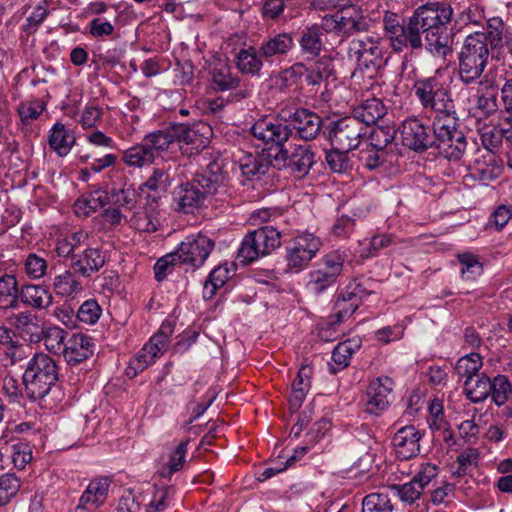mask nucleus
<instances>
[{
  "mask_svg": "<svg viewBox=\"0 0 512 512\" xmlns=\"http://www.w3.org/2000/svg\"><path fill=\"white\" fill-rule=\"evenodd\" d=\"M454 9L447 1H429L414 9L408 17L386 11L383 31L395 53L425 50L433 58L445 60L452 53L448 24Z\"/></svg>",
  "mask_w": 512,
  "mask_h": 512,
  "instance_id": "f257e3e1",
  "label": "nucleus"
},
{
  "mask_svg": "<svg viewBox=\"0 0 512 512\" xmlns=\"http://www.w3.org/2000/svg\"><path fill=\"white\" fill-rule=\"evenodd\" d=\"M505 23L501 17H491L480 31L468 34L457 54V76L465 86L482 84L488 66L490 50L503 45Z\"/></svg>",
  "mask_w": 512,
  "mask_h": 512,
  "instance_id": "f03ea898",
  "label": "nucleus"
},
{
  "mask_svg": "<svg viewBox=\"0 0 512 512\" xmlns=\"http://www.w3.org/2000/svg\"><path fill=\"white\" fill-rule=\"evenodd\" d=\"M412 91L423 110L433 115V122L458 115L450 90L436 76L416 79Z\"/></svg>",
  "mask_w": 512,
  "mask_h": 512,
  "instance_id": "7ed1b4c3",
  "label": "nucleus"
},
{
  "mask_svg": "<svg viewBox=\"0 0 512 512\" xmlns=\"http://www.w3.org/2000/svg\"><path fill=\"white\" fill-rule=\"evenodd\" d=\"M385 48L379 37L365 35L353 38L348 45V59L356 64L354 74L359 71L373 78L382 73L387 65Z\"/></svg>",
  "mask_w": 512,
  "mask_h": 512,
  "instance_id": "20e7f679",
  "label": "nucleus"
},
{
  "mask_svg": "<svg viewBox=\"0 0 512 512\" xmlns=\"http://www.w3.org/2000/svg\"><path fill=\"white\" fill-rule=\"evenodd\" d=\"M56 361L45 353L35 354L27 363L23 374L26 394L30 399L44 398L58 381Z\"/></svg>",
  "mask_w": 512,
  "mask_h": 512,
  "instance_id": "39448f33",
  "label": "nucleus"
},
{
  "mask_svg": "<svg viewBox=\"0 0 512 512\" xmlns=\"http://www.w3.org/2000/svg\"><path fill=\"white\" fill-rule=\"evenodd\" d=\"M346 254L334 250L325 254L307 274L306 289L314 295H321L335 286L344 269Z\"/></svg>",
  "mask_w": 512,
  "mask_h": 512,
  "instance_id": "423d86ee",
  "label": "nucleus"
},
{
  "mask_svg": "<svg viewBox=\"0 0 512 512\" xmlns=\"http://www.w3.org/2000/svg\"><path fill=\"white\" fill-rule=\"evenodd\" d=\"M281 236L279 228L272 225H265L247 233L238 248V260L243 264H249L269 255L280 247Z\"/></svg>",
  "mask_w": 512,
  "mask_h": 512,
  "instance_id": "0eeeda50",
  "label": "nucleus"
},
{
  "mask_svg": "<svg viewBox=\"0 0 512 512\" xmlns=\"http://www.w3.org/2000/svg\"><path fill=\"white\" fill-rule=\"evenodd\" d=\"M459 126L460 120L458 115L433 122L436 133L434 148L450 161L460 160L469 145L467 137L459 129Z\"/></svg>",
  "mask_w": 512,
  "mask_h": 512,
  "instance_id": "6e6552de",
  "label": "nucleus"
},
{
  "mask_svg": "<svg viewBox=\"0 0 512 512\" xmlns=\"http://www.w3.org/2000/svg\"><path fill=\"white\" fill-rule=\"evenodd\" d=\"M321 246L320 238L313 233L303 232L293 237L285 245L287 269L293 272H300L305 269Z\"/></svg>",
  "mask_w": 512,
  "mask_h": 512,
  "instance_id": "1a4fd4ad",
  "label": "nucleus"
},
{
  "mask_svg": "<svg viewBox=\"0 0 512 512\" xmlns=\"http://www.w3.org/2000/svg\"><path fill=\"white\" fill-rule=\"evenodd\" d=\"M254 138L260 140L267 149L281 150L292 136V128L284 121L281 112L277 117L258 119L250 128Z\"/></svg>",
  "mask_w": 512,
  "mask_h": 512,
  "instance_id": "9d476101",
  "label": "nucleus"
},
{
  "mask_svg": "<svg viewBox=\"0 0 512 512\" xmlns=\"http://www.w3.org/2000/svg\"><path fill=\"white\" fill-rule=\"evenodd\" d=\"M315 154L310 145H294L278 150L273 157L274 166L287 169L294 176H306L315 163Z\"/></svg>",
  "mask_w": 512,
  "mask_h": 512,
  "instance_id": "9b49d317",
  "label": "nucleus"
},
{
  "mask_svg": "<svg viewBox=\"0 0 512 512\" xmlns=\"http://www.w3.org/2000/svg\"><path fill=\"white\" fill-rule=\"evenodd\" d=\"M367 133L366 126L351 116H346L331 123L329 140L332 147L354 150L358 148L361 139Z\"/></svg>",
  "mask_w": 512,
  "mask_h": 512,
  "instance_id": "f8f14e48",
  "label": "nucleus"
},
{
  "mask_svg": "<svg viewBox=\"0 0 512 512\" xmlns=\"http://www.w3.org/2000/svg\"><path fill=\"white\" fill-rule=\"evenodd\" d=\"M214 247V240L205 234L189 235L176 250L178 262L193 270L198 269L205 263Z\"/></svg>",
  "mask_w": 512,
  "mask_h": 512,
  "instance_id": "ddd939ff",
  "label": "nucleus"
},
{
  "mask_svg": "<svg viewBox=\"0 0 512 512\" xmlns=\"http://www.w3.org/2000/svg\"><path fill=\"white\" fill-rule=\"evenodd\" d=\"M403 146L415 152H424L435 145L436 133L433 127L424 125L417 117L405 119L400 127Z\"/></svg>",
  "mask_w": 512,
  "mask_h": 512,
  "instance_id": "4468645a",
  "label": "nucleus"
},
{
  "mask_svg": "<svg viewBox=\"0 0 512 512\" xmlns=\"http://www.w3.org/2000/svg\"><path fill=\"white\" fill-rule=\"evenodd\" d=\"M174 128L179 149L187 156L196 155L206 148L212 135L211 127L204 122L192 126L174 124Z\"/></svg>",
  "mask_w": 512,
  "mask_h": 512,
  "instance_id": "2eb2a0df",
  "label": "nucleus"
},
{
  "mask_svg": "<svg viewBox=\"0 0 512 512\" xmlns=\"http://www.w3.org/2000/svg\"><path fill=\"white\" fill-rule=\"evenodd\" d=\"M192 181L200 187L206 198L219 196L218 199L223 200L222 197L228 192V174L217 161L210 162L202 172L193 177Z\"/></svg>",
  "mask_w": 512,
  "mask_h": 512,
  "instance_id": "dca6fc26",
  "label": "nucleus"
},
{
  "mask_svg": "<svg viewBox=\"0 0 512 512\" xmlns=\"http://www.w3.org/2000/svg\"><path fill=\"white\" fill-rule=\"evenodd\" d=\"M319 27L323 33H333L341 38H347L354 33L366 31L368 24L359 13L350 14L349 11H343L324 16Z\"/></svg>",
  "mask_w": 512,
  "mask_h": 512,
  "instance_id": "f3484780",
  "label": "nucleus"
},
{
  "mask_svg": "<svg viewBox=\"0 0 512 512\" xmlns=\"http://www.w3.org/2000/svg\"><path fill=\"white\" fill-rule=\"evenodd\" d=\"M394 381L388 376L373 379L367 386L363 398L365 412L379 416L386 411L391 403Z\"/></svg>",
  "mask_w": 512,
  "mask_h": 512,
  "instance_id": "a211bd4d",
  "label": "nucleus"
},
{
  "mask_svg": "<svg viewBox=\"0 0 512 512\" xmlns=\"http://www.w3.org/2000/svg\"><path fill=\"white\" fill-rule=\"evenodd\" d=\"M281 115L284 121H288L292 131L295 130L305 141L315 139L321 130V117L306 108H296L294 111L281 110Z\"/></svg>",
  "mask_w": 512,
  "mask_h": 512,
  "instance_id": "6ab92c4d",
  "label": "nucleus"
},
{
  "mask_svg": "<svg viewBox=\"0 0 512 512\" xmlns=\"http://www.w3.org/2000/svg\"><path fill=\"white\" fill-rule=\"evenodd\" d=\"M260 54L267 63L281 62L295 48L292 32H272L266 35L259 43Z\"/></svg>",
  "mask_w": 512,
  "mask_h": 512,
  "instance_id": "aec40b11",
  "label": "nucleus"
},
{
  "mask_svg": "<svg viewBox=\"0 0 512 512\" xmlns=\"http://www.w3.org/2000/svg\"><path fill=\"white\" fill-rule=\"evenodd\" d=\"M111 480L108 477H96L87 485L79 498L76 512H92L103 506L108 498Z\"/></svg>",
  "mask_w": 512,
  "mask_h": 512,
  "instance_id": "412c9836",
  "label": "nucleus"
},
{
  "mask_svg": "<svg viewBox=\"0 0 512 512\" xmlns=\"http://www.w3.org/2000/svg\"><path fill=\"white\" fill-rule=\"evenodd\" d=\"M422 437L423 434L414 425L399 428L392 438V446L397 457L401 460L416 457L420 453Z\"/></svg>",
  "mask_w": 512,
  "mask_h": 512,
  "instance_id": "4be33fe9",
  "label": "nucleus"
},
{
  "mask_svg": "<svg viewBox=\"0 0 512 512\" xmlns=\"http://www.w3.org/2000/svg\"><path fill=\"white\" fill-rule=\"evenodd\" d=\"M469 169L475 180L487 185L500 177L503 172V161L496 153L484 151L474 159Z\"/></svg>",
  "mask_w": 512,
  "mask_h": 512,
  "instance_id": "5701e85b",
  "label": "nucleus"
},
{
  "mask_svg": "<svg viewBox=\"0 0 512 512\" xmlns=\"http://www.w3.org/2000/svg\"><path fill=\"white\" fill-rule=\"evenodd\" d=\"M206 199L200 191V187L192 180L180 184L173 191V201L176 204V210L185 214H193L204 205Z\"/></svg>",
  "mask_w": 512,
  "mask_h": 512,
  "instance_id": "b1692460",
  "label": "nucleus"
},
{
  "mask_svg": "<svg viewBox=\"0 0 512 512\" xmlns=\"http://www.w3.org/2000/svg\"><path fill=\"white\" fill-rule=\"evenodd\" d=\"M104 253L98 248H86L71 258V269L78 275L89 278L105 264Z\"/></svg>",
  "mask_w": 512,
  "mask_h": 512,
  "instance_id": "393cba45",
  "label": "nucleus"
},
{
  "mask_svg": "<svg viewBox=\"0 0 512 512\" xmlns=\"http://www.w3.org/2000/svg\"><path fill=\"white\" fill-rule=\"evenodd\" d=\"M94 343L92 337L82 334H73L66 342L63 356L69 365H77L93 355Z\"/></svg>",
  "mask_w": 512,
  "mask_h": 512,
  "instance_id": "a878e982",
  "label": "nucleus"
},
{
  "mask_svg": "<svg viewBox=\"0 0 512 512\" xmlns=\"http://www.w3.org/2000/svg\"><path fill=\"white\" fill-rule=\"evenodd\" d=\"M131 225L138 231L153 233L161 225V211L155 197L148 200L146 205L131 217Z\"/></svg>",
  "mask_w": 512,
  "mask_h": 512,
  "instance_id": "bb28decb",
  "label": "nucleus"
},
{
  "mask_svg": "<svg viewBox=\"0 0 512 512\" xmlns=\"http://www.w3.org/2000/svg\"><path fill=\"white\" fill-rule=\"evenodd\" d=\"M211 89L215 92L235 90L240 85V78L232 72L231 67L224 61L213 63L210 68Z\"/></svg>",
  "mask_w": 512,
  "mask_h": 512,
  "instance_id": "cd10ccee",
  "label": "nucleus"
},
{
  "mask_svg": "<svg viewBox=\"0 0 512 512\" xmlns=\"http://www.w3.org/2000/svg\"><path fill=\"white\" fill-rule=\"evenodd\" d=\"M386 113L387 108L383 101L375 97L362 100L352 110V116L366 127L376 124Z\"/></svg>",
  "mask_w": 512,
  "mask_h": 512,
  "instance_id": "c85d7f7f",
  "label": "nucleus"
},
{
  "mask_svg": "<svg viewBox=\"0 0 512 512\" xmlns=\"http://www.w3.org/2000/svg\"><path fill=\"white\" fill-rule=\"evenodd\" d=\"M323 35L322 29L317 24L306 26L301 31L298 43L301 53L307 59L313 60L320 56L324 48Z\"/></svg>",
  "mask_w": 512,
  "mask_h": 512,
  "instance_id": "c756f323",
  "label": "nucleus"
},
{
  "mask_svg": "<svg viewBox=\"0 0 512 512\" xmlns=\"http://www.w3.org/2000/svg\"><path fill=\"white\" fill-rule=\"evenodd\" d=\"M313 369L309 365H302L292 382V390L289 398V409L296 412L304 402L311 387Z\"/></svg>",
  "mask_w": 512,
  "mask_h": 512,
  "instance_id": "7c9ffc66",
  "label": "nucleus"
},
{
  "mask_svg": "<svg viewBox=\"0 0 512 512\" xmlns=\"http://www.w3.org/2000/svg\"><path fill=\"white\" fill-rule=\"evenodd\" d=\"M19 300L27 306L42 310L52 304L53 296L44 285L27 284L19 290Z\"/></svg>",
  "mask_w": 512,
  "mask_h": 512,
  "instance_id": "2f4dec72",
  "label": "nucleus"
},
{
  "mask_svg": "<svg viewBox=\"0 0 512 512\" xmlns=\"http://www.w3.org/2000/svg\"><path fill=\"white\" fill-rule=\"evenodd\" d=\"M272 163L273 160L264 155L247 153L239 158V169L248 181H255L260 180L268 172Z\"/></svg>",
  "mask_w": 512,
  "mask_h": 512,
  "instance_id": "473e14b6",
  "label": "nucleus"
},
{
  "mask_svg": "<svg viewBox=\"0 0 512 512\" xmlns=\"http://www.w3.org/2000/svg\"><path fill=\"white\" fill-rule=\"evenodd\" d=\"M76 138L74 133L67 129L61 122L53 124L48 135V144L58 156H66L75 145Z\"/></svg>",
  "mask_w": 512,
  "mask_h": 512,
  "instance_id": "72a5a7b5",
  "label": "nucleus"
},
{
  "mask_svg": "<svg viewBox=\"0 0 512 512\" xmlns=\"http://www.w3.org/2000/svg\"><path fill=\"white\" fill-rule=\"evenodd\" d=\"M73 270L66 269L53 279L52 288L57 296L73 300L84 290Z\"/></svg>",
  "mask_w": 512,
  "mask_h": 512,
  "instance_id": "f704fd0d",
  "label": "nucleus"
},
{
  "mask_svg": "<svg viewBox=\"0 0 512 512\" xmlns=\"http://www.w3.org/2000/svg\"><path fill=\"white\" fill-rule=\"evenodd\" d=\"M157 159L176 142L174 125L147 133L142 139Z\"/></svg>",
  "mask_w": 512,
  "mask_h": 512,
  "instance_id": "c9c22d12",
  "label": "nucleus"
},
{
  "mask_svg": "<svg viewBox=\"0 0 512 512\" xmlns=\"http://www.w3.org/2000/svg\"><path fill=\"white\" fill-rule=\"evenodd\" d=\"M121 161L130 168L141 169L153 165L156 158L142 140L140 143H136L124 150L122 152Z\"/></svg>",
  "mask_w": 512,
  "mask_h": 512,
  "instance_id": "e433bc0d",
  "label": "nucleus"
},
{
  "mask_svg": "<svg viewBox=\"0 0 512 512\" xmlns=\"http://www.w3.org/2000/svg\"><path fill=\"white\" fill-rule=\"evenodd\" d=\"M265 59L260 54L259 46L257 48L250 46L241 49L235 58L237 68L244 74L251 76L259 75Z\"/></svg>",
  "mask_w": 512,
  "mask_h": 512,
  "instance_id": "4c0bfd02",
  "label": "nucleus"
},
{
  "mask_svg": "<svg viewBox=\"0 0 512 512\" xmlns=\"http://www.w3.org/2000/svg\"><path fill=\"white\" fill-rule=\"evenodd\" d=\"M109 193L104 190H94L88 195L78 198L74 205V212L78 216L87 217L109 203Z\"/></svg>",
  "mask_w": 512,
  "mask_h": 512,
  "instance_id": "58836bf2",
  "label": "nucleus"
},
{
  "mask_svg": "<svg viewBox=\"0 0 512 512\" xmlns=\"http://www.w3.org/2000/svg\"><path fill=\"white\" fill-rule=\"evenodd\" d=\"M19 307L18 282L15 276H0V310L17 309Z\"/></svg>",
  "mask_w": 512,
  "mask_h": 512,
  "instance_id": "ea45409f",
  "label": "nucleus"
},
{
  "mask_svg": "<svg viewBox=\"0 0 512 512\" xmlns=\"http://www.w3.org/2000/svg\"><path fill=\"white\" fill-rule=\"evenodd\" d=\"M464 386L467 398L474 403L486 400L491 394V379L484 373L465 380Z\"/></svg>",
  "mask_w": 512,
  "mask_h": 512,
  "instance_id": "a19ab883",
  "label": "nucleus"
},
{
  "mask_svg": "<svg viewBox=\"0 0 512 512\" xmlns=\"http://www.w3.org/2000/svg\"><path fill=\"white\" fill-rule=\"evenodd\" d=\"M376 287L377 282L374 279L361 276L351 281L343 291L360 306L368 296L376 293Z\"/></svg>",
  "mask_w": 512,
  "mask_h": 512,
  "instance_id": "79ce46f5",
  "label": "nucleus"
},
{
  "mask_svg": "<svg viewBox=\"0 0 512 512\" xmlns=\"http://www.w3.org/2000/svg\"><path fill=\"white\" fill-rule=\"evenodd\" d=\"M334 74L333 59L329 56L318 57L317 60L308 67L306 72V82L308 85H320L322 81L327 80Z\"/></svg>",
  "mask_w": 512,
  "mask_h": 512,
  "instance_id": "37998d69",
  "label": "nucleus"
},
{
  "mask_svg": "<svg viewBox=\"0 0 512 512\" xmlns=\"http://www.w3.org/2000/svg\"><path fill=\"white\" fill-rule=\"evenodd\" d=\"M171 333L172 326L170 324L165 325L163 323L159 331L155 333L146 344H144V351L152 357L154 362L168 349Z\"/></svg>",
  "mask_w": 512,
  "mask_h": 512,
  "instance_id": "c03bdc74",
  "label": "nucleus"
},
{
  "mask_svg": "<svg viewBox=\"0 0 512 512\" xmlns=\"http://www.w3.org/2000/svg\"><path fill=\"white\" fill-rule=\"evenodd\" d=\"M171 184L172 177L169 173V169L165 167H155L146 181L141 184L140 189L142 191L146 189L160 195L166 193Z\"/></svg>",
  "mask_w": 512,
  "mask_h": 512,
  "instance_id": "a18cd8bd",
  "label": "nucleus"
},
{
  "mask_svg": "<svg viewBox=\"0 0 512 512\" xmlns=\"http://www.w3.org/2000/svg\"><path fill=\"white\" fill-rule=\"evenodd\" d=\"M88 240V233L83 230L69 233L56 239L55 252L58 257L66 258L74 255L75 249L85 244Z\"/></svg>",
  "mask_w": 512,
  "mask_h": 512,
  "instance_id": "49530a36",
  "label": "nucleus"
},
{
  "mask_svg": "<svg viewBox=\"0 0 512 512\" xmlns=\"http://www.w3.org/2000/svg\"><path fill=\"white\" fill-rule=\"evenodd\" d=\"M359 347V343L351 339L338 343L332 352L331 360L336 367L330 365L331 372L337 373L339 370L346 368L351 361L352 355Z\"/></svg>",
  "mask_w": 512,
  "mask_h": 512,
  "instance_id": "de8ad7c7",
  "label": "nucleus"
},
{
  "mask_svg": "<svg viewBox=\"0 0 512 512\" xmlns=\"http://www.w3.org/2000/svg\"><path fill=\"white\" fill-rule=\"evenodd\" d=\"M359 308V305L355 300H351L350 297L345 295V291H342L336 298L330 317L331 325H340L347 319H349L355 311Z\"/></svg>",
  "mask_w": 512,
  "mask_h": 512,
  "instance_id": "09e8293b",
  "label": "nucleus"
},
{
  "mask_svg": "<svg viewBox=\"0 0 512 512\" xmlns=\"http://www.w3.org/2000/svg\"><path fill=\"white\" fill-rule=\"evenodd\" d=\"M230 277V269L227 264L215 267L204 282L203 298L205 300H211L217 290L223 287Z\"/></svg>",
  "mask_w": 512,
  "mask_h": 512,
  "instance_id": "8fccbe9b",
  "label": "nucleus"
},
{
  "mask_svg": "<svg viewBox=\"0 0 512 512\" xmlns=\"http://www.w3.org/2000/svg\"><path fill=\"white\" fill-rule=\"evenodd\" d=\"M349 151L337 147H332V149L326 151L325 162L332 172L345 174L352 170L353 163L348 155Z\"/></svg>",
  "mask_w": 512,
  "mask_h": 512,
  "instance_id": "3c124183",
  "label": "nucleus"
},
{
  "mask_svg": "<svg viewBox=\"0 0 512 512\" xmlns=\"http://www.w3.org/2000/svg\"><path fill=\"white\" fill-rule=\"evenodd\" d=\"M482 357L479 353L470 352L460 357L455 364V372L459 378H465L469 380L474 376L478 375L480 368L482 367Z\"/></svg>",
  "mask_w": 512,
  "mask_h": 512,
  "instance_id": "603ef678",
  "label": "nucleus"
},
{
  "mask_svg": "<svg viewBox=\"0 0 512 512\" xmlns=\"http://www.w3.org/2000/svg\"><path fill=\"white\" fill-rule=\"evenodd\" d=\"M175 489L172 486L155 487L152 499L145 507V512H164L174 501Z\"/></svg>",
  "mask_w": 512,
  "mask_h": 512,
  "instance_id": "864d4df0",
  "label": "nucleus"
},
{
  "mask_svg": "<svg viewBox=\"0 0 512 512\" xmlns=\"http://www.w3.org/2000/svg\"><path fill=\"white\" fill-rule=\"evenodd\" d=\"M485 20L484 9L476 2L468 1L457 14L456 23L461 26L481 25Z\"/></svg>",
  "mask_w": 512,
  "mask_h": 512,
  "instance_id": "5fc2aeb1",
  "label": "nucleus"
},
{
  "mask_svg": "<svg viewBox=\"0 0 512 512\" xmlns=\"http://www.w3.org/2000/svg\"><path fill=\"white\" fill-rule=\"evenodd\" d=\"M362 512H393V504L387 494L370 493L362 500Z\"/></svg>",
  "mask_w": 512,
  "mask_h": 512,
  "instance_id": "6e6d98bb",
  "label": "nucleus"
},
{
  "mask_svg": "<svg viewBox=\"0 0 512 512\" xmlns=\"http://www.w3.org/2000/svg\"><path fill=\"white\" fill-rule=\"evenodd\" d=\"M20 479L13 473L0 476V506L8 504L19 492Z\"/></svg>",
  "mask_w": 512,
  "mask_h": 512,
  "instance_id": "4d7b16f0",
  "label": "nucleus"
},
{
  "mask_svg": "<svg viewBox=\"0 0 512 512\" xmlns=\"http://www.w3.org/2000/svg\"><path fill=\"white\" fill-rule=\"evenodd\" d=\"M102 315V307L96 299L85 300L76 312V319L87 325H94Z\"/></svg>",
  "mask_w": 512,
  "mask_h": 512,
  "instance_id": "13d9d810",
  "label": "nucleus"
},
{
  "mask_svg": "<svg viewBox=\"0 0 512 512\" xmlns=\"http://www.w3.org/2000/svg\"><path fill=\"white\" fill-rule=\"evenodd\" d=\"M390 489L400 498L403 503L412 505L423 494V489L413 479L403 484H393Z\"/></svg>",
  "mask_w": 512,
  "mask_h": 512,
  "instance_id": "bf43d9fd",
  "label": "nucleus"
},
{
  "mask_svg": "<svg viewBox=\"0 0 512 512\" xmlns=\"http://www.w3.org/2000/svg\"><path fill=\"white\" fill-rule=\"evenodd\" d=\"M67 336V332L63 329L52 326L48 327L43 331V341L46 349L49 352L59 354L63 353V349L65 347V339Z\"/></svg>",
  "mask_w": 512,
  "mask_h": 512,
  "instance_id": "052dcab7",
  "label": "nucleus"
},
{
  "mask_svg": "<svg viewBox=\"0 0 512 512\" xmlns=\"http://www.w3.org/2000/svg\"><path fill=\"white\" fill-rule=\"evenodd\" d=\"M511 393L512 385L506 376L499 374L491 380L490 396L497 406L504 405Z\"/></svg>",
  "mask_w": 512,
  "mask_h": 512,
  "instance_id": "680f3d73",
  "label": "nucleus"
},
{
  "mask_svg": "<svg viewBox=\"0 0 512 512\" xmlns=\"http://www.w3.org/2000/svg\"><path fill=\"white\" fill-rule=\"evenodd\" d=\"M48 263L36 253H29L24 260V272L33 280L43 278L47 274Z\"/></svg>",
  "mask_w": 512,
  "mask_h": 512,
  "instance_id": "e2e57ef3",
  "label": "nucleus"
},
{
  "mask_svg": "<svg viewBox=\"0 0 512 512\" xmlns=\"http://www.w3.org/2000/svg\"><path fill=\"white\" fill-rule=\"evenodd\" d=\"M396 130L390 126H376L369 135V146L384 151L395 139Z\"/></svg>",
  "mask_w": 512,
  "mask_h": 512,
  "instance_id": "0e129e2a",
  "label": "nucleus"
},
{
  "mask_svg": "<svg viewBox=\"0 0 512 512\" xmlns=\"http://www.w3.org/2000/svg\"><path fill=\"white\" fill-rule=\"evenodd\" d=\"M45 110V104L39 99L26 101L19 104L17 112L24 126L30 125Z\"/></svg>",
  "mask_w": 512,
  "mask_h": 512,
  "instance_id": "69168bd1",
  "label": "nucleus"
},
{
  "mask_svg": "<svg viewBox=\"0 0 512 512\" xmlns=\"http://www.w3.org/2000/svg\"><path fill=\"white\" fill-rule=\"evenodd\" d=\"M457 259L461 264V273L468 279H474L480 275L483 270V265L477 255L470 251H465L457 255Z\"/></svg>",
  "mask_w": 512,
  "mask_h": 512,
  "instance_id": "338daca9",
  "label": "nucleus"
},
{
  "mask_svg": "<svg viewBox=\"0 0 512 512\" xmlns=\"http://www.w3.org/2000/svg\"><path fill=\"white\" fill-rule=\"evenodd\" d=\"M151 356L144 351L143 347L130 359L125 374L128 378H135L150 365L154 364Z\"/></svg>",
  "mask_w": 512,
  "mask_h": 512,
  "instance_id": "774afa93",
  "label": "nucleus"
}]
</instances>
